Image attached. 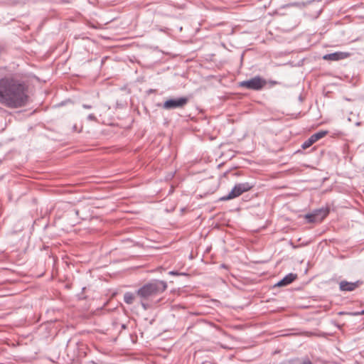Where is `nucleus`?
Wrapping results in <instances>:
<instances>
[{
	"instance_id": "11",
	"label": "nucleus",
	"mask_w": 364,
	"mask_h": 364,
	"mask_svg": "<svg viewBox=\"0 0 364 364\" xmlns=\"http://www.w3.org/2000/svg\"><path fill=\"white\" fill-rule=\"evenodd\" d=\"M328 134L327 131H320L317 133L314 134L312 136L315 139V140L317 141L319 139L323 138L326 134Z\"/></svg>"
},
{
	"instance_id": "4",
	"label": "nucleus",
	"mask_w": 364,
	"mask_h": 364,
	"mask_svg": "<svg viewBox=\"0 0 364 364\" xmlns=\"http://www.w3.org/2000/svg\"><path fill=\"white\" fill-rule=\"evenodd\" d=\"M267 85V81L259 76H256L248 80L242 81L239 83L241 87H245L250 90H259Z\"/></svg>"
},
{
	"instance_id": "12",
	"label": "nucleus",
	"mask_w": 364,
	"mask_h": 364,
	"mask_svg": "<svg viewBox=\"0 0 364 364\" xmlns=\"http://www.w3.org/2000/svg\"><path fill=\"white\" fill-rule=\"evenodd\" d=\"M312 144H313L312 142L308 139L302 144V148L304 149H306L310 147Z\"/></svg>"
},
{
	"instance_id": "7",
	"label": "nucleus",
	"mask_w": 364,
	"mask_h": 364,
	"mask_svg": "<svg viewBox=\"0 0 364 364\" xmlns=\"http://www.w3.org/2000/svg\"><path fill=\"white\" fill-rule=\"evenodd\" d=\"M361 284H363V282L360 280H358L355 282H349L343 280L339 283V289L342 291H353Z\"/></svg>"
},
{
	"instance_id": "14",
	"label": "nucleus",
	"mask_w": 364,
	"mask_h": 364,
	"mask_svg": "<svg viewBox=\"0 0 364 364\" xmlns=\"http://www.w3.org/2000/svg\"><path fill=\"white\" fill-rule=\"evenodd\" d=\"M168 274H170V275H174V276H178V275H185L186 274H184V273H180V272H177V271H170V272H168Z\"/></svg>"
},
{
	"instance_id": "19",
	"label": "nucleus",
	"mask_w": 364,
	"mask_h": 364,
	"mask_svg": "<svg viewBox=\"0 0 364 364\" xmlns=\"http://www.w3.org/2000/svg\"><path fill=\"white\" fill-rule=\"evenodd\" d=\"M84 107L86 108V109H90V108H91V106H90V105H84Z\"/></svg>"
},
{
	"instance_id": "5",
	"label": "nucleus",
	"mask_w": 364,
	"mask_h": 364,
	"mask_svg": "<svg viewBox=\"0 0 364 364\" xmlns=\"http://www.w3.org/2000/svg\"><path fill=\"white\" fill-rule=\"evenodd\" d=\"M329 212L328 207H323L306 214L305 218L309 223H321L328 215Z\"/></svg>"
},
{
	"instance_id": "13",
	"label": "nucleus",
	"mask_w": 364,
	"mask_h": 364,
	"mask_svg": "<svg viewBox=\"0 0 364 364\" xmlns=\"http://www.w3.org/2000/svg\"><path fill=\"white\" fill-rule=\"evenodd\" d=\"M348 314H350L351 316H354L364 315V310H362L361 311L350 312V313H348Z\"/></svg>"
},
{
	"instance_id": "16",
	"label": "nucleus",
	"mask_w": 364,
	"mask_h": 364,
	"mask_svg": "<svg viewBox=\"0 0 364 364\" xmlns=\"http://www.w3.org/2000/svg\"><path fill=\"white\" fill-rule=\"evenodd\" d=\"M299 362V360L298 358L289 360V363H295L296 364H297Z\"/></svg>"
},
{
	"instance_id": "2",
	"label": "nucleus",
	"mask_w": 364,
	"mask_h": 364,
	"mask_svg": "<svg viewBox=\"0 0 364 364\" xmlns=\"http://www.w3.org/2000/svg\"><path fill=\"white\" fill-rule=\"evenodd\" d=\"M166 289L167 284L165 281L154 279L138 289L136 294L140 298L143 309L146 310L149 308V301L161 294Z\"/></svg>"
},
{
	"instance_id": "8",
	"label": "nucleus",
	"mask_w": 364,
	"mask_h": 364,
	"mask_svg": "<svg viewBox=\"0 0 364 364\" xmlns=\"http://www.w3.org/2000/svg\"><path fill=\"white\" fill-rule=\"evenodd\" d=\"M350 56V53L348 52H336L333 53L326 54L323 56V59L331 61H338L348 58Z\"/></svg>"
},
{
	"instance_id": "1",
	"label": "nucleus",
	"mask_w": 364,
	"mask_h": 364,
	"mask_svg": "<svg viewBox=\"0 0 364 364\" xmlns=\"http://www.w3.org/2000/svg\"><path fill=\"white\" fill-rule=\"evenodd\" d=\"M29 101L28 87L22 81L4 77L0 80V103L9 108H20Z\"/></svg>"
},
{
	"instance_id": "18",
	"label": "nucleus",
	"mask_w": 364,
	"mask_h": 364,
	"mask_svg": "<svg viewBox=\"0 0 364 364\" xmlns=\"http://www.w3.org/2000/svg\"><path fill=\"white\" fill-rule=\"evenodd\" d=\"M89 118H90V119H95V117L93 115H90V116H89Z\"/></svg>"
},
{
	"instance_id": "6",
	"label": "nucleus",
	"mask_w": 364,
	"mask_h": 364,
	"mask_svg": "<svg viewBox=\"0 0 364 364\" xmlns=\"http://www.w3.org/2000/svg\"><path fill=\"white\" fill-rule=\"evenodd\" d=\"M188 102L187 97H183L178 99H170L166 100L163 107L166 109L183 107Z\"/></svg>"
},
{
	"instance_id": "3",
	"label": "nucleus",
	"mask_w": 364,
	"mask_h": 364,
	"mask_svg": "<svg viewBox=\"0 0 364 364\" xmlns=\"http://www.w3.org/2000/svg\"><path fill=\"white\" fill-rule=\"evenodd\" d=\"M254 187V184L249 182L240 183L235 185L230 192L220 198L221 200H228L239 197L242 193L249 191Z\"/></svg>"
},
{
	"instance_id": "9",
	"label": "nucleus",
	"mask_w": 364,
	"mask_h": 364,
	"mask_svg": "<svg viewBox=\"0 0 364 364\" xmlns=\"http://www.w3.org/2000/svg\"><path fill=\"white\" fill-rule=\"evenodd\" d=\"M297 277L296 274L289 273L287 274L283 279L278 282L275 287H285L292 283Z\"/></svg>"
},
{
	"instance_id": "10",
	"label": "nucleus",
	"mask_w": 364,
	"mask_h": 364,
	"mask_svg": "<svg viewBox=\"0 0 364 364\" xmlns=\"http://www.w3.org/2000/svg\"><path fill=\"white\" fill-rule=\"evenodd\" d=\"M135 296L132 292H126L124 294V301L127 304H132L134 302Z\"/></svg>"
},
{
	"instance_id": "15",
	"label": "nucleus",
	"mask_w": 364,
	"mask_h": 364,
	"mask_svg": "<svg viewBox=\"0 0 364 364\" xmlns=\"http://www.w3.org/2000/svg\"><path fill=\"white\" fill-rule=\"evenodd\" d=\"M301 364H312V363L309 359H306Z\"/></svg>"
},
{
	"instance_id": "20",
	"label": "nucleus",
	"mask_w": 364,
	"mask_h": 364,
	"mask_svg": "<svg viewBox=\"0 0 364 364\" xmlns=\"http://www.w3.org/2000/svg\"><path fill=\"white\" fill-rule=\"evenodd\" d=\"M75 213H76V215H77L78 214V210H75Z\"/></svg>"
},
{
	"instance_id": "17",
	"label": "nucleus",
	"mask_w": 364,
	"mask_h": 364,
	"mask_svg": "<svg viewBox=\"0 0 364 364\" xmlns=\"http://www.w3.org/2000/svg\"><path fill=\"white\" fill-rule=\"evenodd\" d=\"M309 139L312 142V144H314L315 142H316V141L315 140V139L313 137V136L311 135Z\"/></svg>"
}]
</instances>
